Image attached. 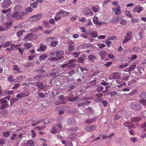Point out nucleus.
<instances>
[{"label": "nucleus", "instance_id": "obj_1", "mask_svg": "<svg viewBox=\"0 0 146 146\" xmlns=\"http://www.w3.org/2000/svg\"><path fill=\"white\" fill-rule=\"evenodd\" d=\"M25 15V12H15L12 15V17L15 18L18 20L22 19Z\"/></svg>", "mask_w": 146, "mask_h": 146}, {"label": "nucleus", "instance_id": "obj_2", "mask_svg": "<svg viewBox=\"0 0 146 146\" xmlns=\"http://www.w3.org/2000/svg\"><path fill=\"white\" fill-rule=\"evenodd\" d=\"M131 108L136 110H140L141 108V106L139 102H135L132 103L131 105Z\"/></svg>", "mask_w": 146, "mask_h": 146}, {"label": "nucleus", "instance_id": "obj_3", "mask_svg": "<svg viewBox=\"0 0 146 146\" xmlns=\"http://www.w3.org/2000/svg\"><path fill=\"white\" fill-rule=\"evenodd\" d=\"M140 97L141 98L144 99L140 100L139 102L143 105L146 106V92H143L141 93Z\"/></svg>", "mask_w": 146, "mask_h": 146}, {"label": "nucleus", "instance_id": "obj_4", "mask_svg": "<svg viewBox=\"0 0 146 146\" xmlns=\"http://www.w3.org/2000/svg\"><path fill=\"white\" fill-rule=\"evenodd\" d=\"M11 2L10 0H4L1 3V7L3 9L7 8L10 6Z\"/></svg>", "mask_w": 146, "mask_h": 146}, {"label": "nucleus", "instance_id": "obj_5", "mask_svg": "<svg viewBox=\"0 0 146 146\" xmlns=\"http://www.w3.org/2000/svg\"><path fill=\"white\" fill-rule=\"evenodd\" d=\"M42 17L41 13H39L37 15L32 16L30 18V20L31 21H35L40 20Z\"/></svg>", "mask_w": 146, "mask_h": 146}, {"label": "nucleus", "instance_id": "obj_6", "mask_svg": "<svg viewBox=\"0 0 146 146\" xmlns=\"http://www.w3.org/2000/svg\"><path fill=\"white\" fill-rule=\"evenodd\" d=\"M0 104L1 105L0 109L5 108L8 106L7 102L3 98L0 100Z\"/></svg>", "mask_w": 146, "mask_h": 146}, {"label": "nucleus", "instance_id": "obj_7", "mask_svg": "<svg viewBox=\"0 0 146 146\" xmlns=\"http://www.w3.org/2000/svg\"><path fill=\"white\" fill-rule=\"evenodd\" d=\"M52 39L51 43L50 44V46L52 47H55L58 44V41H57V39L55 37H53Z\"/></svg>", "mask_w": 146, "mask_h": 146}, {"label": "nucleus", "instance_id": "obj_8", "mask_svg": "<svg viewBox=\"0 0 146 146\" xmlns=\"http://www.w3.org/2000/svg\"><path fill=\"white\" fill-rule=\"evenodd\" d=\"M143 9L142 7L139 5H137L134 7L133 11L134 12H137L138 13H139L141 12Z\"/></svg>", "mask_w": 146, "mask_h": 146}, {"label": "nucleus", "instance_id": "obj_9", "mask_svg": "<svg viewBox=\"0 0 146 146\" xmlns=\"http://www.w3.org/2000/svg\"><path fill=\"white\" fill-rule=\"evenodd\" d=\"M93 21L94 23L96 25H101L102 24H104L100 22H99L98 18L97 17H94L93 18Z\"/></svg>", "mask_w": 146, "mask_h": 146}, {"label": "nucleus", "instance_id": "obj_10", "mask_svg": "<svg viewBox=\"0 0 146 146\" xmlns=\"http://www.w3.org/2000/svg\"><path fill=\"white\" fill-rule=\"evenodd\" d=\"M47 47L46 45H44L43 44H41L40 45V48L37 49L38 51H44L47 48Z\"/></svg>", "mask_w": 146, "mask_h": 146}, {"label": "nucleus", "instance_id": "obj_11", "mask_svg": "<svg viewBox=\"0 0 146 146\" xmlns=\"http://www.w3.org/2000/svg\"><path fill=\"white\" fill-rule=\"evenodd\" d=\"M34 34L32 33H29L26 35L25 38L28 40H31L33 38Z\"/></svg>", "mask_w": 146, "mask_h": 146}, {"label": "nucleus", "instance_id": "obj_12", "mask_svg": "<svg viewBox=\"0 0 146 146\" xmlns=\"http://www.w3.org/2000/svg\"><path fill=\"white\" fill-rule=\"evenodd\" d=\"M68 97L69 99V101L71 102L75 101L78 98V97L77 96L75 97H72V94H69L68 96Z\"/></svg>", "mask_w": 146, "mask_h": 146}, {"label": "nucleus", "instance_id": "obj_13", "mask_svg": "<svg viewBox=\"0 0 146 146\" xmlns=\"http://www.w3.org/2000/svg\"><path fill=\"white\" fill-rule=\"evenodd\" d=\"M88 58L89 60L92 62H94L95 60L97 59V57L95 55L92 54L88 55Z\"/></svg>", "mask_w": 146, "mask_h": 146}, {"label": "nucleus", "instance_id": "obj_14", "mask_svg": "<svg viewBox=\"0 0 146 146\" xmlns=\"http://www.w3.org/2000/svg\"><path fill=\"white\" fill-rule=\"evenodd\" d=\"M69 14V13L65 11H61V12L57 13L56 15L57 16L59 15L60 14H62V16H65L68 15Z\"/></svg>", "mask_w": 146, "mask_h": 146}, {"label": "nucleus", "instance_id": "obj_15", "mask_svg": "<svg viewBox=\"0 0 146 146\" xmlns=\"http://www.w3.org/2000/svg\"><path fill=\"white\" fill-rule=\"evenodd\" d=\"M91 44L90 43H86L81 45L80 47L83 49H85L91 47Z\"/></svg>", "mask_w": 146, "mask_h": 146}, {"label": "nucleus", "instance_id": "obj_16", "mask_svg": "<svg viewBox=\"0 0 146 146\" xmlns=\"http://www.w3.org/2000/svg\"><path fill=\"white\" fill-rule=\"evenodd\" d=\"M94 112V110L90 107H89L86 108L85 110L86 113L88 115L92 113H93Z\"/></svg>", "mask_w": 146, "mask_h": 146}, {"label": "nucleus", "instance_id": "obj_17", "mask_svg": "<svg viewBox=\"0 0 146 146\" xmlns=\"http://www.w3.org/2000/svg\"><path fill=\"white\" fill-rule=\"evenodd\" d=\"M90 102H86L84 103H80L78 104V107H83L85 106L88 105L90 103Z\"/></svg>", "mask_w": 146, "mask_h": 146}, {"label": "nucleus", "instance_id": "obj_18", "mask_svg": "<svg viewBox=\"0 0 146 146\" xmlns=\"http://www.w3.org/2000/svg\"><path fill=\"white\" fill-rule=\"evenodd\" d=\"M120 78L119 73L118 72H115L113 75V79H119Z\"/></svg>", "mask_w": 146, "mask_h": 146}, {"label": "nucleus", "instance_id": "obj_19", "mask_svg": "<svg viewBox=\"0 0 146 146\" xmlns=\"http://www.w3.org/2000/svg\"><path fill=\"white\" fill-rule=\"evenodd\" d=\"M38 4V2L37 1H36L31 4L30 6L31 7H32V8L35 9L37 7Z\"/></svg>", "mask_w": 146, "mask_h": 146}, {"label": "nucleus", "instance_id": "obj_20", "mask_svg": "<svg viewBox=\"0 0 146 146\" xmlns=\"http://www.w3.org/2000/svg\"><path fill=\"white\" fill-rule=\"evenodd\" d=\"M107 54V53L105 51H102L100 52V55L101 57V59L102 60H103L104 58L105 57Z\"/></svg>", "mask_w": 146, "mask_h": 146}, {"label": "nucleus", "instance_id": "obj_21", "mask_svg": "<svg viewBox=\"0 0 146 146\" xmlns=\"http://www.w3.org/2000/svg\"><path fill=\"white\" fill-rule=\"evenodd\" d=\"M133 50L135 52L139 53L141 52L142 51V49L140 47L137 46H135L133 48Z\"/></svg>", "mask_w": 146, "mask_h": 146}, {"label": "nucleus", "instance_id": "obj_22", "mask_svg": "<svg viewBox=\"0 0 146 146\" xmlns=\"http://www.w3.org/2000/svg\"><path fill=\"white\" fill-rule=\"evenodd\" d=\"M68 137L70 139H75L77 138L78 137V136L76 134L71 133L69 135Z\"/></svg>", "mask_w": 146, "mask_h": 146}, {"label": "nucleus", "instance_id": "obj_23", "mask_svg": "<svg viewBox=\"0 0 146 146\" xmlns=\"http://www.w3.org/2000/svg\"><path fill=\"white\" fill-rule=\"evenodd\" d=\"M23 78V76L22 75H20L16 78L15 79V82H19Z\"/></svg>", "mask_w": 146, "mask_h": 146}, {"label": "nucleus", "instance_id": "obj_24", "mask_svg": "<svg viewBox=\"0 0 146 146\" xmlns=\"http://www.w3.org/2000/svg\"><path fill=\"white\" fill-rule=\"evenodd\" d=\"M95 128V126L92 125L87 127L86 128V129L89 131H92L94 130Z\"/></svg>", "mask_w": 146, "mask_h": 146}, {"label": "nucleus", "instance_id": "obj_25", "mask_svg": "<svg viewBox=\"0 0 146 146\" xmlns=\"http://www.w3.org/2000/svg\"><path fill=\"white\" fill-rule=\"evenodd\" d=\"M56 53V56L60 57L61 55H63L64 53V52L63 51H59V50L57 51Z\"/></svg>", "mask_w": 146, "mask_h": 146}, {"label": "nucleus", "instance_id": "obj_26", "mask_svg": "<svg viewBox=\"0 0 146 146\" xmlns=\"http://www.w3.org/2000/svg\"><path fill=\"white\" fill-rule=\"evenodd\" d=\"M141 120V118L139 117H135L132 118L131 119V121L133 122H137Z\"/></svg>", "mask_w": 146, "mask_h": 146}, {"label": "nucleus", "instance_id": "obj_27", "mask_svg": "<svg viewBox=\"0 0 146 146\" xmlns=\"http://www.w3.org/2000/svg\"><path fill=\"white\" fill-rule=\"evenodd\" d=\"M131 32H129L126 34L125 38L128 39V40H130L131 38Z\"/></svg>", "mask_w": 146, "mask_h": 146}, {"label": "nucleus", "instance_id": "obj_28", "mask_svg": "<svg viewBox=\"0 0 146 146\" xmlns=\"http://www.w3.org/2000/svg\"><path fill=\"white\" fill-rule=\"evenodd\" d=\"M142 34L140 32L137 34L136 36V38L137 40H140L141 39Z\"/></svg>", "mask_w": 146, "mask_h": 146}, {"label": "nucleus", "instance_id": "obj_29", "mask_svg": "<svg viewBox=\"0 0 146 146\" xmlns=\"http://www.w3.org/2000/svg\"><path fill=\"white\" fill-rule=\"evenodd\" d=\"M11 42L10 41H7L3 43L2 46L4 47H7L10 45Z\"/></svg>", "mask_w": 146, "mask_h": 146}, {"label": "nucleus", "instance_id": "obj_30", "mask_svg": "<svg viewBox=\"0 0 146 146\" xmlns=\"http://www.w3.org/2000/svg\"><path fill=\"white\" fill-rule=\"evenodd\" d=\"M95 120V119L94 118H93L91 119H86L85 120V122L88 123H90L94 121Z\"/></svg>", "mask_w": 146, "mask_h": 146}, {"label": "nucleus", "instance_id": "obj_31", "mask_svg": "<svg viewBox=\"0 0 146 146\" xmlns=\"http://www.w3.org/2000/svg\"><path fill=\"white\" fill-rule=\"evenodd\" d=\"M23 46L25 48L28 49H29L32 47V44L29 43H24Z\"/></svg>", "mask_w": 146, "mask_h": 146}, {"label": "nucleus", "instance_id": "obj_32", "mask_svg": "<svg viewBox=\"0 0 146 146\" xmlns=\"http://www.w3.org/2000/svg\"><path fill=\"white\" fill-rule=\"evenodd\" d=\"M35 86L38 88L41 89H43L44 85L41 83H38L36 84Z\"/></svg>", "mask_w": 146, "mask_h": 146}, {"label": "nucleus", "instance_id": "obj_33", "mask_svg": "<svg viewBox=\"0 0 146 146\" xmlns=\"http://www.w3.org/2000/svg\"><path fill=\"white\" fill-rule=\"evenodd\" d=\"M47 55L46 54H44L41 55L39 57V59L41 60H43L45 58H47Z\"/></svg>", "mask_w": 146, "mask_h": 146}, {"label": "nucleus", "instance_id": "obj_34", "mask_svg": "<svg viewBox=\"0 0 146 146\" xmlns=\"http://www.w3.org/2000/svg\"><path fill=\"white\" fill-rule=\"evenodd\" d=\"M8 81L10 82H13L15 81V80L14 79L13 76L11 75L9 76L7 78Z\"/></svg>", "mask_w": 146, "mask_h": 146}, {"label": "nucleus", "instance_id": "obj_35", "mask_svg": "<svg viewBox=\"0 0 146 146\" xmlns=\"http://www.w3.org/2000/svg\"><path fill=\"white\" fill-rule=\"evenodd\" d=\"M120 8V6H119V7H117V10L115 13V14L118 15L120 14L121 13Z\"/></svg>", "mask_w": 146, "mask_h": 146}, {"label": "nucleus", "instance_id": "obj_36", "mask_svg": "<svg viewBox=\"0 0 146 146\" xmlns=\"http://www.w3.org/2000/svg\"><path fill=\"white\" fill-rule=\"evenodd\" d=\"M27 96V95H25L24 93H21L19 94H18L17 96L16 97L18 98H22L23 97H24L26 96Z\"/></svg>", "mask_w": 146, "mask_h": 146}, {"label": "nucleus", "instance_id": "obj_37", "mask_svg": "<svg viewBox=\"0 0 146 146\" xmlns=\"http://www.w3.org/2000/svg\"><path fill=\"white\" fill-rule=\"evenodd\" d=\"M24 32H25L24 30H21L18 31L17 33V36L19 37H20L22 35Z\"/></svg>", "mask_w": 146, "mask_h": 146}, {"label": "nucleus", "instance_id": "obj_38", "mask_svg": "<svg viewBox=\"0 0 146 146\" xmlns=\"http://www.w3.org/2000/svg\"><path fill=\"white\" fill-rule=\"evenodd\" d=\"M125 15L129 18H131L133 17V15L131 14L130 11H126L125 12Z\"/></svg>", "mask_w": 146, "mask_h": 146}, {"label": "nucleus", "instance_id": "obj_39", "mask_svg": "<svg viewBox=\"0 0 146 146\" xmlns=\"http://www.w3.org/2000/svg\"><path fill=\"white\" fill-rule=\"evenodd\" d=\"M136 66L135 63H134L129 68V71H131L133 70Z\"/></svg>", "mask_w": 146, "mask_h": 146}, {"label": "nucleus", "instance_id": "obj_40", "mask_svg": "<svg viewBox=\"0 0 146 146\" xmlns=\"http://www.w3.org/2000/svg\"><path fill=\"white\" fill-rule=\"evenodd\" d=\"M122 18L120 16H117L112 21H113V22H116L119 20L121 19Z\"/></svg>", "mask_w": 146, "mask_h": 146}, {"label": "nucleus", "instance_id": "obj_41", "mask_svg": "<svg viewBox=\"0 0 146 146\" xmlns=\"http://www.w3.org/2000/svg\"><path fill=\"white\" fill-rule=\"evenodd\" d=\"M68 49L69 50L72 51L74 50L75 47L72 45H70L68 47Z\"/></svg>", "mask_w": 146, "mask_h": 146}, {"label": "nucleus", "instance_id": "obj_42", "mask_svg": "<svg viewBox=\"0 0 146 146\" xmlns=\"http://www.w3.org/2000/svg\"><path fill=\"white\" fill-rule=\"evenodd\" d=\"M128 65V64L127 63H123L120 65L119 66V68L122 69L127 67Z\"/></svg>", "mask_w": 146, "mask_h": 146}, {"label": "nucleus", "instance_id": "obj_43", "mask_svg": "<svg viewBox=\"0 0 146 146\" xmlns=\"http://www.w3.org/2000/svg\"><path fill=\"white\" fill-rule=\"evenodd\" d=\"M76 65V64H69L67 66L66 68L68 69H71L73 67H75Z\"/></svg>", "mask_w": 146, "mask_h": 146}, {"label": "nucleus", "instance_id": "obj_44", "mask_svg": "<svg viewBox=\"0 0 146 146\" xmlns=\"http://www.w3.org/2000/svg\"><path fill=\"white\" fill-rule=\"evenodd\" d=\"M3 135L5 137H8L10 135V133L9 131H5L2 133Z\"/></svg>", "mask_w": 146, "mask_h": 146}, {"label": "nucleus", "instance_id": "obj_45", "mask_svg": "<svg viewBox=\"0 0 146 146\" xmlns=\"http://www.w3.org/2000/svg\"><path fill=\"white\" fill-rule=\"evenodd\" d=\"M76 60L75 59H72L70 60L68 62V63H67L68 64V65L69 64H74L73 63L76 62Z\"/></svg>", "mask_w": 146, "mask_h": 146}, {"label": "nucleus", "instance_id": "obj_46", "mask_svg": "<svg viewBox=\"0 0 146 146\" xmlns=\"http://www.w3.org/2000/svg\"><path fill=\"white\" fill-rule=\"evenodd\" d=\"M25 11L28 12H31L33 11V9L32 8L30 7L26 8Z\"/></svg>", "mask_w": 146, "mask_h": 146}, {"label": "nucleus", "instance_id": "obj_47", "mask_svg": "<svg viewBox=\"0 0 146 146\" xmlns=\"http://www.w3.org/2000/svg\"><path fill=\"white\" fill-rule=\"evenodd\" d=\"M28 144L30 145V146H35V143L32 140H29L28 141Z\"/></svg>", "mask_w": 146, "mask_h": 146}, {"label": "nucleus", "instance_id": "obj_48", "mask_svg": "<svg viewBox=\"0 0 146 146\" xmlns=\"http://www.w3.org/2000/svg\"><path fill=\"white\" fill-rule=\"evenodd\" d=\"M130 123L128 122H125L123 124L124 126L125 127H128L129 129H130L131 128V127L130 126Z\"/></svg>", "mask_w": 146, "mask_h": 146}, {"label": "nucleus", "instance_id": "obj_49", "mask_svg": "<svg viewBox=\"0 0 146 146\" xmlns=\"http://www.w3.org/2000/svg\"><path fill=\"white\" fill-rule=\"evenodd\" d=\"M137 92V90H134L131 91L129 94L131 96H133L135 95Z\"/></svg>", "mask_w": 146, "mask_h": 146}, {"label": "nucleus", "instance_id": "obj_50", "mask_svg": "<svg viewBox=\"0 0 146 146\" xmlns=\"http://www.w3.org/2000/svg\"><path fill=\"white\" fill-rule=\"evenodd\" d=\"M97 45L98 46L99 48H102L104 47H106V45L104 44L98 43Z\"/></svg>", "mask_w": 146, "mask_h": 146}, {"label": "nucleus", "instance_id": "obj_51", "mask_svg": "<svg viewBox=\"0 0 146 146\" xmlns=\"http://www.w3.org/2000/svg\"><path fill=\"white\" fill-rule=\"evenodd\" d=\"M102 100L101 98L97 96L94 99V100L96 102H100Z\"/></svg>", "mask_w": 146, "mask_h": 146}, {"label": "nucleus", "instance_id": "obj_52", "mask_svg": "<svg viewBox=\"0 0 146 146\" xmlns=\"http://www.w3.org/2000/svg\"><path fill=\"white\" fill-rule=\"evenodd\" d=\"M91 35L94 38H96L97 36V33L96 31L92 32Z\"/></svg>", "mask_w": 146, "mask_h": 146}, {"label": "nucleus", "instance_id": "obj_53", "mask_svg": "<svg viewBox=\"0 0 146 146\" xmlns=\"http://www.w3.org/2000/svg\"><path fill=\"white\" fill-rule=\"evenodd\" d=\"M63 57L62 56H60V57L58 58H57L56 57H54L52 58H50V60H52V61L57 60H59V59H62Z\"/></svg>", "mask_w": 146, "mask_h": 146}, {"label": "nucleus", "instance_id": "obj_54", "mask_svg": "<svg viewBox=\"0 0 146 146\" xmlns=\"http://www.w3.org/2000/svg\"><path fill=\"white\" fill-rule=\"evenodd\" d=\"M120 23L122 25H125L127 24V22L125 20L122 19L120 22Z\"/></svg>", "mask_w": 146, "mask_h": 146}, {"label": "nucleus", "instance_id": "obj_55", "mask_svg": "<svg viewBox=\"0 0 146 146\" xmlns=\"http://www.w3.org/2000/svg\"><path fill=\"white\" fill-rule=\"evenodd\" d=\"M78 62L83 63L84 62V60L82 57H80L78 59Z\"/></svg>", "mask_w": 146, "mask_h": 146}, {"label": "nucleus", "instance_id": "obj_56", "mask_svg": "<svg viewBox=\"0 0 146 146\" xmlns=\"http://www.w3.org/2000/svg\"><path fill=\"white\" fill-rule=\"evenodd\" d=\"M57 131V129L54 127L52 128V130L51 131V132L53 134L56 133Z\"/></svg>", "mask_w": 146, "mask_h": 146}, {"label": "nucleus", "instance_id": "obj_57", "mask_svg": "<svg viewBox=\"0 0 146 146\" xmlns=\"http://www.w3.org/2000/svg\"><path fill=\"white\" fill-rule=\"evenodd\" d=\"M13 70H16L18 72H19L20 70V69L18 67V66L16 65H15L13 66Z\"/></svg>", "mask_w": 146, "mask_h": 146}, {"label": "nucleus", "instance_id": "obj_58", "mask_svg": "<svg viewBox=\"0 0 146 146\" xmlns=\"http://www.w3.org/2000/svg\"><path fill=\"white\" fill-rule=\"evenodd\" d=\"M72 54L73 55L75 56L74 57L75 58H77L78 57L79 55L80 54V53L77 52H74L72 53Z\"/></svg>", "mask_w": 146, "mask_h": 146}, {"label": "nucleus", "instance_id": "obj_59", "mask_svg": "<svg viewBox=\"0 0 146 146\" xmlns=\"http://www.w3.org/2000/svg\"><path fill=\"white\" fill-rule=\"evenodd\" d=\"M130 140L133 143L136 142L137 141V138L135 137H131Z\"/></svg>", "mask_w": 146, "mask_h": 146}, {"label": "nucleus", "instance_id": "obj_60", "mask_svg": "<svg viewBox=\"0 0 146 146\" xmlns=\"http://www.w3.org/2000/svg\"><path fill=\"white\" fill-rule=\"evenodd\" d=\"M53 30V29H52L50 30H45L43 31V32L45 34H48L50 33H51V32Z\"/></svg>", "mask_w": 146, "mask_h": 146}, {"label": "nucleus", "instance_id": "obj_61", "mask_svg": "<svg viewBox=\"0 0 146 146\" xmlns=\"http://www.w3.org/2000/svg\"><path fill=\"white\" fill-rule=\"evenodd\" d=\"M11 11V9H8L7 10H3L2 11V12L4 14H6L8 12H10Z\"/></svg>", "mask_w": 146, "mask_h": 146}, {"label": "nucleus", "instance_id": "obj_62", "mask_svg": "<svg viewBox=\"0 0 146 146\" xmlns=\"http://www.w3.org/2000/svg\"><path fill=\"white\" fill-rule=\"evenodd\" d=\"M38 95L39 97L41 98H43L45 96V94L41 92L38 93Z\"/></svg>", "mask_w": 146, "mask_h": 146}, {"label": "nucleus", "instance_id": "obj_63", "mask_svg": "<svg viewBox=\"0 0 146 146\" xmlns=\"http://www.w3.org/2000/svg\"><path fill=\"white\" fill-rule=\"evenodd\" d=\"M104 89V87L102 86L99 87L97 89V91L98 92L101 91Z\"/></svg>", "mask_w": 146, "mask_h": 146}, {"label": "nucleus", "instance_id": "obj_64", "mask_svg": "<svg viewBox=\"0 0 146 146\" xmlns=\"http://www.w3.org/2000/svg\"><path fill=\"white\" fill-rule=\"evenodd\" d=\"M92 9L94 11L95 13H96L98 11V8L95 7H94V6L92 7Z\"/></svg>", "mask_w": 146, "mask_h": 146}]
</instances>
